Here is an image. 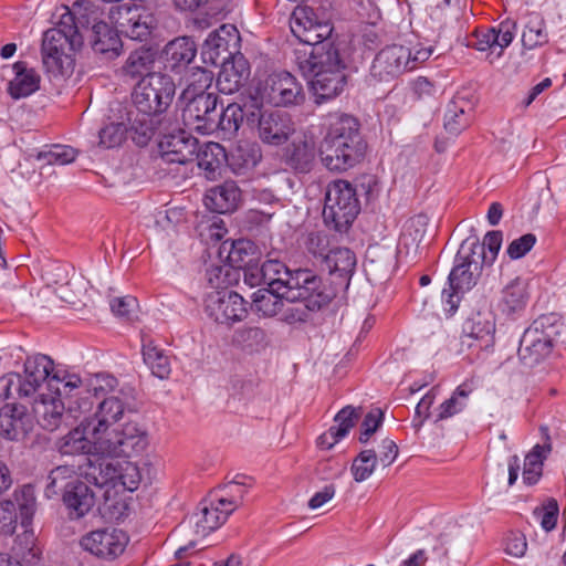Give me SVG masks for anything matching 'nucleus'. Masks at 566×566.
<instances>
[{"mask_svg":"<svg viewBox=\"0 0 566 566\" xmlns=\"http://www.w3.org/2000/svg\"><path fill=\"white\" fill-rule=\"evenodd\" d=\"M143 357L154 376L160 379L169 377L171 371L169 357L153 342L143 345Z\"/></svg>","mask_w":566,"mask_h":566,"instance_id":"obj_48","label":"nucleus"},{"mask_svg":"<svg viewBox=\"0 0 566 566\" xmlns=\"http://www.w3.org/2000/svg\"><path fill=\"white\" fill-rule=\"evenodd\" d=\"M409 48L389 45L380 50L370 66L369 77L375 82H389L408 71Z\"/></svg>","mask_w":566,"mask_h":566,"instance_id":"obj_19","label":"nucleus"},{"mask_svg":"<svg viewBox=\"0 0 566 566\" xmlns=\"http://www.w3.org/2000/svg\"><path fill=\"white\" fill-rule=\"evenodd\" d=\"M548 42V33L544 18L536 12L527 15V22L522 33V43L525 49L532 50Z\"/></svg>","mask_w":566,"mask_h":566,"instance_id":"obj_47","label":"nucleus"},{"mask_svg":"<svg viewBox=\"0 0 566 566\" xmlns=\"http://www.w3.org/2000/svg\"><path fill=\"white\" fill-rule=\"evenodd\" d=\"M130 130L129 122L125 123H111L105 125L98 133L99 145L104 148H114L125 140L127 132Z\"/></svg>","mask_w":566,"mask_h":566,"instance_id":"obj_56","label":"nucleus"},{"mask_svg":"<svg viewBox=\"0 0 566 566\" xmlns=\"http://www.w3.org/2000/svg\"><path fill=\"white\" fill-rule=\"evenodd\" d=\"M109 20L116 31L107 23H97L90 35L94 52L115 57L119 55L122 43L118 33L136 41H145L151 33L156 20L151 13L139 6L127 3L115 6L109 11Z\"/></svg>","mask_w":566,"mask_h":566,"instance_id":"obj_5","label":"nucleus"},{"mask_svg":"<svg viewBox=\"0 0 566 566\" xmlns=\"http://www.w3.org/2000/svg\"><path fill=\"white\" fill-rule=\"evenodd\" d=\"M516 28L517 24L514 20L506 19L497 28L478 30L473 35L474 41L470 45L479 51L500 48L497 53L500 55L512 43Z\"/></svg>","mask_w":566,"mask_h":566,"instance_id":"obj_26","label":"nucleus"},{"mask_svg":"<svg viewBox=\"0 0 566 566\" xmlns=\"http://www.w3.org/2000/svg\"><path fill=\"white\" fill-rule=\"evenodd\" d=\"M64 402L52 392H40L34 403V411L39 416L41 426L54 431L62 422Z\"/></svg>","mask_w":566,"mask_h":566,"instance_id":"obj_33","label":"nucleus"},{"mask_svg":"<svg viewBox=\"0 0 566 566\" xmlns=\"http://www.w3.org/2000/svg\"><path fill=\"white\" fill-rule=\"evenodd\" d=\"M310 84L315 102L321 104L335 98L344 91L346 75L344 71L319 73L315 74L314 78H311Z\"/></svg>","mask_w":566,"mask_h":566,"instance_id":"obj_36","label":"nucleus"},{"mask_svg":"<svg viewBox=\"0 0 566 566\" xmlns=\"http://www.w3.org/2000/svg\"><path fill=\"white\" fill-rule=\"evenodd\" d=\"M181 101L185 103L182 109L185 125L203 135L216 132V120L218 118L217 94H200Z\"/></svg>","mask_w":566,"mask_h":566,"instance_id":"obj_14","label":"nucleus"},{"mask_svg":"<svg viewBox=\"0 0 566 566\" xmlns=\"http://www.w3.org/2000/svg\"><path fill=\"white\" fill-rule=\"evenodd\" d=\"M101 455L133 458L140 455L148 446L147 432L136 422H127L120 429H112L108 434L97 438Z\"/></svg>","mask_w":566,"mask_h":566,"instance_id":"obj_8","label":"nucleus"},{"mask_svg":"<svg viewBox=\"0 0 566 566\" xmlns=\"http://www.w3.org/2000/svg\"><path fill=\"white\" fill-rule=\"evenodd\" d=\"M54 361L46 355L38 354L28 357L24 361L22 387L20 390L25 397L49 391L51 378L54 377Z\"/></svg>","mask_w":566,"mask_h":566,"instance_id":"obj_22","label":"nucleus"},{"mask_svg":"<svg viewBox=\"0 0 566 566\" xmlns=\"http://www.w3.org/2000/svg\"><path fill=\"white\" fill-rule=\"evenodd\" d=\"M156 53L150 49H140L132 52L127 57L123 72L132 80L149 76L150 74H160L155 72Z\"/></svg>","mask_w":566,"mask_h":566,"instance_id":"obj_39","label":"nucleus"},{"mask_svg":"<svg viewBox=\"0 0 566 566\" xmlns=\"http://www.w3.org/2000/svg\"><path fill=\"white\" fill-rule=\"evenodd\" d=\"M247 117L248 123H254L255 109L251 113L238 103H231L221 111L218 109V118L216 120V130L222 132L224 137H232L240 128Z\"/></svg>","mask_w":566,"mask_h":566,"instance_id":"obj_38","label":"nucleus"},{"mask_svg":"<svg viewBox=\"0 0 566 566\" xmlns=\"http://www.w3.org/2000/svg\"><path fill=\"white\" fill-rule=\"evenodd\" d=\"M31 429V418L23 406L7 403L0 409V434L12 441L21 440Z\"/></svg>","mask_w":566,"mask_h":566,"instance_id":"obj_28","label":"nucleus"},{"mask_svg":"<svg viewBox=\"0 0 566 566\" xmlns=\"http://www.w3.org/2000/svg\"><path fill=\"white\" fill-rule=\"evenodd\" d=\"M80 475L83 476L86 482L92 483L96 486H104L108 482H113L116 476V468L104 461H92L90 458H85L84 462L78 465Z\"/></svg>","mask_w":566,"mask_h":566,"instance_id":"obj_43","label":"nucleus"},{"mask_svg":"<svg viewBox=\"0 0 566 566\" xmlns=\"http://www.w3.org/2000/svg\"><path fill=\"white\" fill-rule=\"evenodd\" d=\"M259 272L263 285L275 292L283 291L286 302L305 298L307 306L322 308L336 296V290L323 283L322 279L312 271L304 269L291 271L277 259L264 261Z\"/></svg>","mask_w":566,"mask_h":566,"instance_id":"obj_3","label":"nucleus"},{"mask_svg":"<svg viewBox=\"0 0 566 566\" xmlns=\"http://www.w3.org/2000/svg\"><path fill=\"white\" fill-rule=\"evenodd\" d=\"M197 48L187 36L170 41L164 50L165 67L171 72H180L195 59Z\"/></svg>","mask_w":566,"mask_h":566,"instance_id":"obj_31","label":"nucleus"},{"mask_svg":"<svg viewBox=\"0 0 566 566\" xmlns=\"http://www.w3.org/2000/svg\"><path fill=\"white\" fill-rule=\"evenodd\" d=\"M296 63L303 75L311 78L319 73L345 71V63L334 43L313 46L310 51L297 50Z\"/></svg>","mask_w":566,"mask_h":566,"instance_id":"obj_15","label":"nucleus"},{"mask_svg":"<svg viewBox=\"0 0 566 566\" xmlns=\"http://www.w3.org/2000/svg\"><path fill=\"white\" fill-rule=\"evenodd\" d=\"M63 502L70 511L72 518H80L87 514L95 505V495L87 483L72 481L65 486Z\"/></svg>","mask_w":566,"mask_h":566,"instance_id":"obj_29","label":"nucleus"},{"mask_svg":"<svg viewBox=\"0 0 566 566\" xmlns=\"http://www.w3.org/2000/svg\"><path fill=\"white\" fill-rule=\"evenodd\" d=\"M29 524L22 526L24 531L15 538L12 552L15 558V566H35L40 549L36 546V538L33 530L28 528Z\"/></svg>","mask_w":566,"mask_h":566,"instance_id":"obj_40","label":"nucleus"},{"mask_svg":"<svg viewBox=\"0 0 566 566\" xmlns=\"http://www.w3.org/2000/svg\"><path fill=\"white\" fill-rule=\"evenodd\" d=\"M502 239L503 234L501 231H489L484 237L483 243H480L483 247V253L476 251L475 258L482 263H492L501 249Z\"/></svg>","mask_w":566,"mask_h":566,"instance_id":"obj_62","label":"nucleus"},{"mask_svg":"<svg viewBox=\"0 0 566 566\" xmlns=\"http://www.w3.org/2000/svg\"><path fill=\"white\" fill-rule=\"evenodd\" d=\"M14 76L9 82V94L19 99L30 96L40 88L41 76L25 62L19 61L13 65Z\"/></svg>","mask_w":566,"mask_h":566,"instance_id":"obj_35","label":"nucleus"},{"mask_svg":"<svg viewBox=\"0 0 566 566\" xmlns=\"http://www.w3.org/2000/svg\"><path fill=\"white\" fill-rule=\"evenodd\" d=\"M176 93V84L167 74H150L136 84L133 92L135 111L127 113L133 140L146 146L156 133V125L174 122L166 113Z\"/></svg>","mask_w":566,"mask_h":566,"instance_id":"obj_2","label":"nucleus"},{"mask_svg":"<svg viewBox=\"0 0 566 566\" xmlns=\"http://www.w3.org/2000/svg\"><path fill=\"white\" fill-rule=\"evenodd\" d=\"M473 380L459 385L451 397L439 406L438 420L451 418L465 409L470 395L474 391Z\"/></svg>","mask_w":566,"mask_h":566,"instance_id":"obj_44","label":"nucleus"},{"mask_svg":"<svg viewBox=\"0 0 566 566\" xmlns=\"http://www.w3.org/2000/svg\"><path fill=\"white\" fill-rule=\"evenodd\" d=\"M527 301V281L522 277H515L503 287L497 307L503 314L510 316L522 312Z\"/></svg>","mask_w":566,"mask_h":566,"instance_id":"obj_34","label":"nucleus"},{"mask_svg":"<svg viewBox=\"0 0 566 566\" xmlns=\"http://www.w3.org/2000/svg\"><path fill=\"white\" fill-rule=\"evenodd\" d=\"M241 200V191L235 182L226 181L213 187L205 195V206L217 213H228L237 209Z\"/></svg>","mask_w":566,"mask_h":566,"instance_id":"obj_30","label":"nucleus"},{"mask_svg":"<svg viewBox=\"0 0 566 566\" xmlns=\"http://www.w3.org/2000/svg\"><path fill=\"white\" fill-rule=\"evenodd\" d=\"M322 125L326 129L319 146L324 165L335 171L354 167L366 149L358 120L347 114L331 113L323 118Z\"/></svg>","mask_w":566,"mask_h":566,"instance_id":"obj_4","label":"nucleus"},{"mask_svg":"<svg viewBox=\"0 0 566 566\" xmlns=\"http://www.w3.org/2000/svg\"><path fill=\"white\" fill-rule=\"evenodd\" d=\"M133 398V389L120 387L118 395H112L97 401V408L93 415L84 420L94 429L95 436L102 438L115 429V423L123 417L125 410L129 407Z\"/></svg>","mask_w":566,"mask_h":566,"instance_id":"obj_13","label":"nucleus"},{"mask_svg":"<svg viewBox=\"0 0 566 566\" xmlns=\"http://www.w3.org/2000/svg\"><path fill=\"white\" fill-rule=\"evenodd\" d=\"M228 155L223 146L218 143H207L200 148L197 147L195 159L199 168L207 172L208 178H214L216 172L227 161Z\"/></svg>","mask_w":566,"mask_h":566,"instance_id":"obj_42","label":"nucleus"},{"mask_svg":"<svg viewBox=\"0 0 566 566\" xmlns=\"http://www.w3.org/2000/svg\"><path fill=\"white\" fill-rule=\"evenodd\" d=\"M84 385L85 380H82L78 375L66 374L60 376L59 373H54V377L51 378V382L49 385V392H52L60 398L63 395L72 398L71 392L73 390L83 388L81 395L84 396Z\"/></svg>","mask_w":566,"mask_h":566,"instance_id":"obj_53","label":"nucleus"},{"mask_svg":"<svg viewBox=\"0 0 566 566\" xmlns=\"http://www.w3.org/2000/svg\"><path fill=\"white\" fill-rule=\"evenodd\" d=\"M112 312L126 319H132L138 308V301L136 297L127 295L123 297H114L109 302Z\"/></svg>","mask_w":566,"mask_h":566,"instance_id":"obj_64","label":"nucleus"},{"mask_svg":"<svg viewBox=\"0 0 566 566\" xmlns=\"http://www.w3.org/2000/svg\"><path fill=\"white\" fill-rule=\"evenodd\" d=\"M17 525L15 503L10 500L0 502V534L11 535Z\"/></svg>","mask_w":566,"mask_h":566,"instance_id":"obj_63","label":"nucleus"},{"mask_svg":"<svg viewBox=\"0 0 566 566\" xmlns=\"http://www.w3.org/2000/svg\"><path fill=\"white\" fill-rule=\"evenodd\" d=\"M76 150L66 145H51L45 146L35 155L36 160L46 165H67L75 160Z\"/></svg>","mask_w":566,"mask_h":566,"instance_id":"obj_51","label":"nucleus"},{"mask_svg":"<svg viewBox=\"0 0 566 566\" xmlns=\"http://www.w3.org/2000/svg\"><path fill=\"white\" fill-rule=\"evenodd\" d=\"M140 480L142 475L137 464L127 461L124 462V464H122L118 470L116 469V476L114 478L113 482L117 481L124 486V489L133 492L137 490Z\"/></svg>","mask_w":566,"mask_h":566,"instance_id":"obj_61","label":"nucleus"},{"mask_svg":"<svg viewBox=\"0 0 566 566\" xmlns=\"http://www.w3.org/2000/svg\"><path fill=\"white\" fill-rule=\"evenodd\" d=\"M286 295L283 291H273V289H260L252 294V310L265 317H272L279 314L284 307Z\"/></svg>","mask_w":566,"mask_h":566,"instance_id":"obj_41","label":"nucleus"},{"mask_svg":"<svg viewBox=\"0 0 566 566\" xmlns=\"http://www.w3.org/2000/svg\"><path fill=\"white\" fill-rule=\"evenodd\" d=\"M359 415L360 408L356 409L352 406H346L337 412L334 418L336 424L331 427V429L336 433V436L344 438L355 426Z\"/></svg>","mask_w":566,"mask_h":566,"instance_id":"obj_60","label":"nucleus"},{"mask_svg":"<svg viewBox=\"0 0 566 566\" xmlns=\"http://www.w3.org/2000/svg\"><path fill=\"white\" fill-rule=\"evenodd\" d=\"M207 315L219 324H230L242 321L247 313L243 297L233 291H214L205 300Z\"/></svg>","mask_w":566,"mask_h":566,"instance_id":"obj_17","label":"nucleus"},{"mask_svg":"<svg viewBox=\"0 0 566 566\" xmlns=\"http://www.w3.org/2000/svg\"><path fill=\"white\" fill-rule=\"evenodd\" d=\"M160 136L158 147L160 155L166 163L185 165L195 160L198 140L177 127V119L174 117L171 124L156 125V133Z\"/></svg>","mask_w":566,"mask_h":566,"instance_id":"obj_10","label":"nucleus"},{"mask_svg":"<svg viewBox=\"0 0 566 566\" xmlns=\"http://www.w3.org/2000/svg\"><path fill=\"white\" fill-rule=\"evenodd\" d=\"M102 11L91 0H76L61 15L54 28L44 32L41 45L42 62L50 80L62 85L72 76L75 53L84 43V33H92L102 21Z\"/></svg>","mask_w":566,"mask_h":566,"instance_id":"obj_1","label":"nucleus"},{"mask_svg":"<svg viewBox=\"0 0 566 566\" xmlns=\"http://www.w3.org/2000/svg\"><path fill=\"white\" fill-rule=\"evenodd\" d=\"M479 251L483 253L478 238L467 239L462 242L451 270L448 281L451 291L464 292L471 290L478 281L482 262L475 258Z\"/></svg>","mask_w":566,"mask_h":566,"instance_id":"obj_11","label":"nucleus"},{"mask_svg":"<svg viewBox=\"0 0 566 566\" xmlns=\"http://www.w3.org/2000/svg\"><path fill=\"white\" fill-rule=\"evenodd\" d=\"M377 465V454L373 449H366L359 452L354 459L350 471L356 482L366 481L375 471Z\"/></svg>","mask_w":566,"mask_h":566,"instance_id":"obj_52","label":"nucleus"},{"mask_svg":"<svg viewBox=\"0 0 566 566\" xmlns=\"http://www.w3.org/2000/svg\"><path fill=\"white\" fill-rule=\"evenodd\" d=\"M85 282L80 276H72L56 289V295L65 303L76 305L86 292Z\"/></svg>","mask_w":566,"mask_h":566,"instance_id":"obj_58","label":"nucleus"},{"mask_svg":"<svg viewBox=\"0 0 566 566\" xmlns=\"http://www.w3.org/2000/svg\"><path fill=\"white\" fill-rule=\"evenodd\" d=\"M428 218L424 214H417L406 221L400 235L399 245L406 248L407 253L419 249V244L427 232Z\"/></svg>","mask_w":566,"mask_h":566,"instance_id":"obj_46","label":"nucleus"},{"mask_svg":"<svg viewBox=\"0 0 566 566\" xmlns=\"http://www.w3.org/2000/svg\"><path fill=\"white\" fill-rule=\"evenodd\" d=\"M256 92L263 103L275 107L300 105L305 99L303 85L286 71L271 73L259 83Z\"/></svg>","mask_w":566,"mask_h":566,"instance_id":"obj_9","label":"nucleus"},{"mask_svg":"<svg viewBox=\"0 0 566 566\" xmlns=\"http://www.w3.org/2000/svg\"><path fill=\"white\" fill-rule=\"evenodd\" d=\"M290 28L295 38L308 48L334 43L331 41L333 27L328 22H322L316 19L314 10L310 7H296L290 18Z\"/></svg>","mask_w":566,"mask_h":566,"instance_id":"obj_12","label":"nucleus"},{"mask_svg":"<svg viewBox=\"0 0 566 566\" xmlns=\"http://www.w3.org/2000/svg\"><path fill=\"white\" fill-rule=\"evenodd\" d=\"M473 109V96L468 92H458L447 106L444 128L451 135H459L470 125Z\"/></svg>","mask_w":566,"mask_h":566,"instance_id":"obj_25","label":"nucleus"},{"mask_svg":"<svg viewBox=\"0 0 566 566\" xmlns=\"http://www.w3.org/2000/svg\"><path fill=\"white\" fill-rule=\"evenodd\" d=\"M261 158V148L256 143L241 140L231 150L227 163L234 174L240 175L254 168L260 163Z\"/></svg>","mask_w":566,"mask_h":566,"instance_id":"obj_37","label":"nucleus"},{"mask_svg":"<svg viewBox=\"0 0 566 566\" xmlns=\"http://www.w3.org/2000/svg\"><path fill=\"white\" fill-rule=\"evenodd\" d=\"M462 345L488 350L495 340V318L491 312H478L469 317L462 327Z\"/></svg>","mask_w":566,"mask_h":566,"instance_id":"obj_23","label":"nucleus"},{"mask_svg":"<svg viewBox=\"0 0 566 566\" xmlns=\"http://www.w3.org/2000/svg\"><path fill=\"white\" fill-rule=\"evenodd\" d=\"M127 544L126 533L113 527L92 531L80 539V545L85 552L108 560L122 555Z\"/></svg>","mask_w":566,"mask_h":566,"instance_id":"obj_16","label":"nucleus"},{"mask_svg":"<svg viewBox=\"0 0 566 566\" xmlns=\"http://www.w3.org/2000/svg\"><path fill=\"white\" fill-rule=\"evenodd\" d=\"M233 503L220 501L217 494L209 502L201 503L200 513L197 514L196 533L206 536L210 532L219 528L230 514L233 513Z\"/></svg>","mask_w":566,"mask_h":566,"instance_id":"obj_27","label":"nucleus"},{"mask_svg":"<svg viewBox=\"0 0 566 566\" xmlns=\"http://www.w3.org/2000/svg\"><path fill=\"white\" fill-rule=\"evenodd\" d=\"M239 39V32L234 25H221L211 32L202 44L203 62L216 66L228 63L237 50Z\"/></svg>","mask_w":566,"mask_h":566,"instance_id":"obj_18","label":"nucleus"},{"mask_svg":"<svg viewBox=\"0 0 566 566\" xmlns=\"http://www.w3.org/2000/svg\"><path fill=\"white\" fill-rule=\"evenodd\" d=\"M251 486V479L245 476H237L233 481L224 484L221 489L220 496L217 497L220 501L231 502L233 503V512L235 509L242 503L244 494L247 493L248 488Z\"/></svg>","mask_w":566,"mask_h":566,"instance_id":"obj_55","label":"nucleus"},{"mask_svg":"<svg viewBox=\"0 0 566 566\" xmlns=\"http://www.w3.org/2000/svg\"><path fill=\"white\" fill-rule=\"evenodd\" d=\"M118 380L109 374H95L85 379L84 391L85 396L77 397L69 401V410L77 418L92 411L94 402L92 397L96 400H102L112 395H118Z\"/></svg>","mask_w":566,"mask_h":566,"instance_id":"obj_20","label":"nucleus"},{"mask_svg":"<svg viewBox=\"0 0 566 566\" xmlns=\"http://www.w3.org/2000/svg\"><path fill=\"white\" fill-rule=\"evenodd\" d=\"M360 211L356 189L346 180H336L328 185L325 193L323 220L326 227L347 232Z\"/></svg>","mask_w":566,"mask_h":566,"instance_id":"obj_6","label":"nucleus"},{"mask_svg":"<svg viewBox=\"0 0 566 566\" xmlns=\"http://www.w3.org/2000/svg\"><path fill=\"white\" fill-rule=\"evenodd\" d=\"M559 506L555 499H548L542 506L535 507L533 511L534 516L539 521L543 530L551 532L555 528Z\"/></svg>","mask_w":566,"mask_h":566,"instance_id":"obj_59","label":"nucleus"},{"mask_svg":"<svg viewBox=\"0 0 566 566\" xmlns=\"http://www.w3.org/2000/svg\"><path fill=\"white\" fill-rule=\"evenodd\" d=\"M258 116V135L260 139L269 145L280 146L289 140L295 132V124L292 117L280 111L260 113Z\"/></svg>","mask_w":566,"mask_h":566,"instance_id":"obj_21","label":"nucleus"},{"mask_svg":"<svg viewBox=\"0 0 566 566\" xmlns=\"http://www.w3.org/2000/svg\"><path fill=\"white\" fill-rule=\"evenodd\" d=\"M324 263L332 276L338 277L339 285L348 287L356 269V256L347 248H336L324 255Z\"/></svg>","mask_w":566,"mask_h":566,"instance_id":"obj_32","label":"nucleus"},{"mask_svg":"<svg viewBox=\"0 0 566 566\" xmlns=\"http://www.w3.org/2000/svg\"><path fill=\"white\" fill-rule=\"evenodd\" d=\"M248 72L244 67L239 70L233 63L222 64L217 78L218 90L223 94L238 92L244 84Z\"/></svg>","mask_w":566,"mask_h":566,"instance_id":"obj_49","label":"nucleus"},{"mask_svg":"<svg viewBox=\"0 0 566 566\" xmlns=\"http://www.w3.org/2000/svg\"><path fill=\"white\" fill-rule=\"evenodd\" d=\"M314 143L306 139L294 140L289 150V164L296 170L307 171L314 160Z\"/></svg>","mask_w":566,"mask_h":566,"instance_id":"obj_50","label":"nucleus"},{"mask_svg":"<svg viewBox=\"0 0 566 566\" xmlns=\"http://www.w3.org/2000/svg\"><path fill=\"white\" fill-rule=\"evenodd\" d=\"M14 503L15 509L18 507L21 515V525L25 526V524L30 523L34 512H35V495L34 489L31 485H23L20 490L14 491Z\"/></svg>","mask_w":566,"mask_h":566,"instance_id":"obj_54","label":"nucleus"},{"mask_svg":"<svg viewBox=\"0 0 566 566\" xmlns=\"http://www.w3.org/2000/svg\"><path fill=\"white\" fill-rule=\"evenodd\" d=\"M96 441L94 429L83 420L78 427L59 440L57 449L64 455L101 454Z\"/></svg>","mask_w":566,"mask_h":566,"instance_id":"obj_24","label":"nucleus"},{"mask_svg":"<svg viewBox=\"0 0 566 566\" xmlns=\"http://www.w3.org/2000/svg\"><path fill=\"white\" fill-rule=\"evenodd\" d=\"M234 342L243 349L258 350L265 344V333L260 327H242L235 332Z\"/></svg>","mask_w":566,"mask_h":566,"instance_id":"obj_57","label":"nucleus"},{"mask_svg":"<svg viewBox=\"0 0 566 566\" xmlns=\"http://www.w3.org/2000/svg\"><path fill=\"white\" fill-rule=\"evenodd\" d=\"M185 85L180 98L187 99L196 97L200 94H214L209 92L212 85L213 74L212 72L202 67H192L186 72Z\"/></svg>","mask_w":566,"mask_h":566,"instance_id":"obj_45","label":"nucleus"},{"mask_svg":"<svg viewBox=\"0 0 566 566\" xmlns=\"http://www.w3.org/2000/svg\"><path fill=\"white\" fill-rule=\"evenodd\" d=\"M563 326L551 323L549 316L535 319L525 329L518 347V357L526 367H534L551 356Z\"/></svg>","mask_w":566,"mask_h":566,"instance_id":"obj_7","label":"nucleus"}]
</instances>
